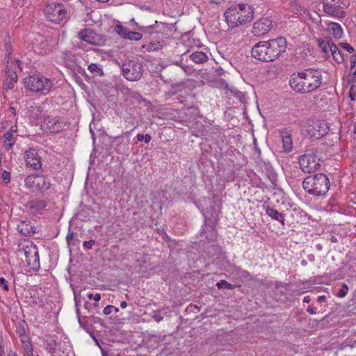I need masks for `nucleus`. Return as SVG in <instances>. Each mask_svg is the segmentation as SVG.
Listing matches in <instances>:
<instances>
[{
	"mask_svg": "<svg viewBox=\"0 0 356 356\" xmlns=\"http://www.w3.org/2000/svg\"><path fill=\"white\" fill-rule=\"evenodd\" d=\"M20 337H21V341H22V343H23L24 345H25V343H26V341H29V340H28V336L24 333V334H22L20 335Z\"/></svg>",
	"mask_w": 356,
	"mask_h": 356,
	"instance_id": "603ef678",
	"label": "nucleus"
},
{
	"mask_svg": "<svg viewBox=\"0 0 356 356\" xmlns=\"http://www.w3.org/2000/svg\"><path fill=\"white\" fill-rule=\"evenodd\" d=\"M35 40L38 42V44H34L33 48L35 51L40 54H47L51 51V40H48L41 35H38Z\"/></svg>",
	"mask_w": 356,
	"mask_h": 356,
	"instance_id": "2eb2a0df",
	"label": "nucleus"
},
{
	"mask_svg": "<svg viewBox=\"0 0 356 356\" xmlns=\"http://www.w3.org/2000/svg\"><path fill=\"white\" fill-rule=\"evenodd\" d=\"M24 349L26 356H32L33 355V348L29 341H26L25 345H24Z\"/></svg>",
	"mask_w": 356,
	"mask_h": 356,
	"instance_id": "ea45409f",
	"label": "nucleus"
},
{
	"mask_svg": "<svg viewBox=\"0 0 356 356\" xmlns=\"http://www.w3.org/2000/svg\"><path fill=\"white\" fill-rule=\"evenodd\" d=\"M25 257V261L31 270L37 272L40 268L39 252L37 246L32 242L22 244L18 250Z\"/></svg>",
	"mask_w": 356,
	"mask_h": 356,
	"instance_id": "0eeeda50",
	"label": "nucleus"
},
{
	"mask_svg": "<svg viewBox=\"0 0 356 356\" xmlns=\"http://www.w3.org/2000/svg\"><path fill=\"white\" fill-rule=\"evenodd\" d=\"M113 310H114L115 313L118 312V311H119L118 308L115 307Z\"/></svg>",
	"mask_w": 356,
	"mask_h": 356,
	"instance_id": "e2e57ef3",
	"label": "nucleus"
},
{
	"mask_svg": "<svg viewBox=\"0 0 356 356\" xmlns=\"http://www.w3.org/2000/svg\"><path fill=\"white\" fill-rule=\"evenodd\" d=\"M94 307H98V302H96V303L94 304Z\"/></svg>",
	"mask_w": 356,
	"mask_h": 356,
	"instance_id": "0e129e2a",
	"label": "nucleus"
},
{
	"mask_svg": "<svg viewBox=\"0 0 356 356\" xmlns=\"http://www.w3.org/2000/svg\"><path fill=\"white\" fill-rule=\"evenodd\" d=\"M339 45L343 49L346 50L349 53H352L354 51V48L350 46L348 43L345 42H339Z\"/></svg>",
	"mask_w": 356,
	"mask_h": 356,
	"instance_id": "a19ab883",
	"label": "nucleus"
},
{
	"mask_svg": "<svg viewBox=\"0 0 356 356\" xmlns=\"http://www.w3.org/2000/svg\"><path fill=\"white\" fill-rule=\"evenodd\" d=\"M0 287H1L4 291L7 292L9 291L8 281L3 277H0Z\"/></svg>",
	"mask_w": 356,
	"mask_h": 356,
	"instance_id": "79ce46f5",
	"label": "nucleus"
},
{
	"mask_svg": "<svg viewBox=\"0 0 356 356\" xmlns=\"http://www.w3.org/2000/svg\"><path fill=\"white\" fill-rule=\"evenodd\" d=\"M329 127L324 120L313 121L307 126V131L311 138L318 139L327 134Z\"/></svg>",
	"mask_w": 356,
	"mask_h": 356,
	"instance_id": "9b49d317",
	"label": "nucleus"
},
{
	"mask_svg": "<svg viewBox=\"0 0 356 356\" xmlns=\"http://www.w3.org/2000/svg\"><path fill=\"white\" fill-rule=\"evenodd\" d=\"M191 59L197 64H203L208 60V56L206 53L200 51L193 52L190 55Z\"/></svg>",
	"mask_w": 356,
	"mask_h": 356,
	"instance_id": "393cba45",
	"label": "nucleus"
},
{
	"mask_svg": "<svg viewBox=\"0 0 356 356\" xmlns=\"http://www.w3.org/2000/svg\"><path fill=\"white\" fill-rule=\"evenodd\" d=\"M76 314H77L78 315L79 314V309H77Z\"/></svg>",
	"mask_w": 356,
	"mask_h": 356,
	"instance_id": "69168bd1",
	"label": "nucleus"
},
{
	"mask_svg": "<svg viewBox=\"0 0 356 356\" xmlns=\"http://www.w3.org/2000/svg\"><path fill=\"white\" fill-rule=\"evenodd\" d=\"M348 97L352 102L356 100V88L353 86L349 90Z\"/></svg>",
	"mask_w": 356,
	"mask_h": 356,
	"instance_id": "37998d69",
	"label": "nucleus"
},
{
	"mask_svg": "<svg viewBox=\"0 0 356 356\" xmlns=\"http://www.w3.org/2000/svg\"><path fill=\"white\" fill-rule=\"evenodd\" d=\"M79 38L89 44H95L97 43V35L96 33L91 29H85L78 33Z\"/></svg>",
	"mask_w": 356,
	"mask_h": 356,
	"instance_id": "6ab92c4d",
	"label": "nucleus"
},
{
	"mask_svg": "<svg viewBox=\"0 0 356 356\" xmlns=\"http://www.w3.org/2000/svg\"><path fill=\"white\" fill-rule=\"evenodd\" d=\"M113 308H114V306H113V305H107L103 309L104 314L106 316L111 314L113 312Z\"/></svg>",
	"mask_w": 356,
	"mask_h": 356,
	"instance_id": "49530a36",
	"label": "nucleus"
},
{
	"mask_svg": "<svg viewBox=\"0 0 356 356\" xmlns=\"http://www.w3.org/2000/svg\"><path fill=\"white\" fill-rule=\"evenodd\" d=\"M299 163L302 170L307 173L315 172L321 165L320 159L313 150H307L299 158Z\"/></svg>",
	"mask_w": 356,
	"mask_h": 356,
	"instance_id": "6e6552de",
	"label": "nucleus"
},
{
	"mask_svg": "<svg viewBox=\"0 0 356 356\" xmlns=\"http://www.w3.org/2000/svg\"><path fill=\"white\" fill-rule=\"evenodd\" d=\"M330 241L332 243H336L337 241V237L334 236H332L331 238H330Z\"/></svg>",
	"mask_w": 356,
	"mask_h": 356,
	"instance_id": "4d7b16f0",
	"label": "nucleus"
},
{
	"mask_svg": "<svg viewBox=\"0 0 356 356\" xmlns=\"http://www.w3.org/2000/svg\"><path fill=\"white\" fill-rule=\"evenodd\" d=\"M266 214L270 217L273 220L280 222L283 226L284 223V214L279 212L274 208L267 206L265 209Z\"/></svg>",
	"mask_w": 356,
	"mask_h": 356,
	"instance_id": "4be33fe9",
	"label": "nucleus"
},
{
	"mask_svg": "<svg viewBox=\"0 0 356 356\" xmlns=\"http://www.w3.org/2000/svg\"><path fill=\"white\" fill-rule=\"evenodd\" d=\"M88 69L94 76H102L104 74L103 70L101 66L96 63H91L88 65Z\"/></svg>",
	"mask_w": 356,
	"mask_h": 356,
	"instance_id": "c85d7f7f",
	"label": "nucleus"
},
{
	"mask_svg": "<svg viewBox=\"0 0 356 356\" xmlns=\"http://www.w3.org/2000/svg\"><path fill=\"white\" fill-rule=\"evenodd\" d=\"M302 188L309 195L315 197L322 196L329 190L330 180L323 173L308 176L302 181Z\"/></svg>",
	"mask_w": 356,
	"mask_h": 356,
	"instance_id": "20e7f679",
	"label": "nucleus"
},
{
	"mask_svg": "<svg viewBox=\"0 0 356 356\" xmlns=\"http://www.w3.org/2000/svg\"><path fill=\"white\" fill-rule=\"evenodd\" d=\"M127 35V38L130 40H135L138 41L140 40L143 37V35L139 32H135V31H129V33Z\"/></svg>",
	"mask_w": 356,
	"mask_h": 356,
	"instance_id": "f704fd0d",
	"label": "nucleus"
},
{
	"mask_svg": "<svg viewBox=\"0 0 356 356\" xmlns=\"http://www.w3.org/2000/svg\"><path fill=\"white\" fill-rule=\"evenodd\" d=\"M310 300H311V298H310V297H309V296H305V297H304V298H303V302H307V303H308V302H310Z\"/></svg>",
	"mask_w": 356,
	"mask_h": 356,
	"instance_id": "5fc2aeb1",
	"label": "nucleus"
},
{
	"mask_svg": "<svg viewBox=\"0 0 356 356\" xmlns=\"http://www.w3.org/2000/svg\"><path fill=\"white\" fill-rule=\"evenodd\" d=\"M136 138L138 141H144L145 143H149L152 139V137L149 134H138L136 136Z\"/></svg>",
	"mask_w": 356,
	"mask_h": 356,
	"instance_id": "4c0bfd02",
	"label": "nucleus"
},
{
	"mask_svg": "<svg viewBox=\"0 0 356 356\" xmlns=\"http://www.w3.org/2000/svg\"><path fill=\"white\" fill-rule=\"evenodd\" d=\"M115 32L123 38H127V35L129 31L122 25H117L115 27Z\"/></svg>",
	"mask_w": 356,
	"mask_h": 356,
	"instance_id": "72a5a7b5",
	"label": "nucleus"
},
{
	"mask_svg": "<svg viewBox=\"0 0 356 356\" xmlns=\"http://www.w3.org/2000/svg\"><path fill=\"white\" fill-rule=\"evenodd\" d=\"M90 304L88 302H85V308L88 309V310H90Z\"/></svg>",
	"mask_w": 356,
	"mask_h": 356,
	"instance_id": "bf43d9fd",
	"label": "nucleus"
},
{
	"mask_svg": "<svg viewBox=\"0 0 356 356\" xmlns=\"http://www.w3.org/2000/svg\"><path fill=\"white\" fill-rule=\"evenodd\" d=\"M8 133H10L17 137V126L14 125L12 126L9 130L7 131Z\"/></svg>",
	"mask_w": 356,
	"mask_h": 356,
	"instance_id": "8fccbe9b",
	"label": "nucleus"
},
{
	"mask_svg": "<svg viewBox=\"0 0 356 356\" xmlns=\"http://www.w3.org/2000/svg\"><path fill=\"white\" fill-rule=\"evenodd\" d=\"M9 356H17V355L16 353H11L10 354H9Z\"/></svg>",
	"mask_w": 356,
	"mask_h": 356,
	"instance_id": "680f3d73",
	"label": "nucleus"
},
{
	"mask_svg": "<svg viewBox=\"0 0 356 356\" xmlns=\"http://www.w3.org/2000/svg\"><path fill=\"white\" fill-rule=\"evenodd\" d=\"M41 126L44 131L57 133L64 129L65 123L60 118L47 115L44 117Z\"/></svg>",
	"mask_w": 356,
	"mask_h": 356,
	"instance_id": "f8f14e48",
	"label": "nucleus"
},
{
	"mask_svg": "<svg viewBox=\"0 0 356 356\" xmlns=\"http://www.w3.org/2000/svg\"><path fill=\"white\" fill-rule=\"evenodd\" d=\"M115 142L116 143L115 149L118 153L124 154L129 151L130 138L128 132L117 136Z\"/></svg>",
	"mask_w": 356,
	"mask_h": 356,
	"instance_id": "f3484780",
	"label": "nucleus"
},
{
	"mask_svg": "<svg viewBox=\"0 0 356 356\" xmlns=\"http://www.w3.org/2000/svg\"><path fill=\"white\" fill-rule=\"evenodd\" d=\"M286 40L283 37L268 41H261L252 48L253 58L264 62H271L277 59L286 49Z\"/></svg>",
	"mask_w": 356,
	"mask_h": 356,
	"instance_id": "f03ea898",
	"label": "nucleus"
},
{
	"mask_svg": "<svg viewBox=\"0 0 356 356\" xmlns=\"http://www.w3.org/2000/svg\"><path fill=\"white\" fill-rule=\"evenodd\" d=\"M355 154H356V150H355Z\"/></svg>",
	"mask_w": 356,
	"mask_h": 356,
	"instance_id": "774afa93",
	"label": "nucleus"
},
{
	"mask_svg": "<svg viewBox=\"0 0 356 356\" xmlns=\"http://www.w3.org/2000/svg\"><path fill=\"white\" fill-rule=\"evenodd\" d=\"M283 149L285 152H289L293 149V142L291 136L286 131L280 134Z\"/></svg>",
	"mask_w": 356,
	"mask_h": 356,
	"instance_id": "b1692460",
	"label": "nucleus"
},
{
	"mask_svg": "<svg viewBox=\"0 0 356 356\" xmlns=\"http://www.w3.org/2000/svg\"><path fill=\"white\" fill-rule=\"evenodd\" d=\"M74 236V232L72 231H69V232L67 233V234L66 236V241L68 244L70 243V242L73 239Z\"/></svg>",
	"mask_w": 356,
	"mask_h": 356,
	"instance_id": "09e8293b",
	"label": "nucleus"
},
{
	"mask_svg": "<svg viewBox=\"0 0 356 356\" xmlns=\"http://www.w3.org/2000/svg\"><path fill=\"white\" fill-rule=\"evenodd\" d=\"M143 48H145L147 51H154L161 49L162 44L161 42H150L147 45H143Z\"/></svg>",
	"mask_w": 356,
	"mask_h": 356,
	"instance_id": "7c9ffc66",
	"label": "nucleus"
},
{
	"mask_svg": "<svg viewBox=\"0 0 356 356\" xmlns=\"http://www.w3.org/2000/svg\"><path fill=\"white\" fill-rule=\"evenodd\" d=\"M229 28L238 27L250 22L254 16V10L249 4H237L228 8L224 14Z\"/></svg>",
	"mask_w": 356,
	"mask_h": 356,
	"instance_id": "7ed1b4c3",
	"label": "nucleus"
},
{
	"mask_svg": "<svg viewBox=\"0 0 356 356\" xmlns=\"http://www.w3.org/2000/svg\"><path fill=\"white\" fill-rule=\"evenodd\" d=\"M47 18L51 22L58 24L67 17V11L62 3L49 4L45 8Z\"/></svg>",
	"mask_w": 356,
	"mask_h": 356,
	"instance_id": "1a4fd4ad",
	"label": "nucleus"
},
{
	"mask_svg": "<svg viewBox=\"0 0 356 356\" xmlns=\"http://www.w3.org/2000/svg\"><path fill=\"white\" fill-rule=\"evenodd\" d=\"M332 46H335V44H334L332 40L328 38H327L325 40L319 42V47L325 54V56L327 55L329 52L331 53L332 51Z\"/></svg>",
	"mask_w": 356,
	"mask_h": 356,
	"instance_id": "a878e982",
	"label": "nucleus"
},
{
	"mask_svg": "<svg viewBox=\"0 0 356 356\" xmlns=\"http://www.w3.org/2000/svg\"><path fill=\"white\" fill-rule=\"evenodd\" d=\"M121 92L124 95L127 101L129 100L132 102V103H134V101L138 102H145V99L140 95L139 92L127 87H122Z\"/></svg>",
	"mask_w": 356,
	"mask_h": 356,
	"instance_id": "aec40b11",
	"label": "nucleus"
},
{
	"mask_svg": "<svg viewBox=\"0 0 356 356\" xmlns=\"http://www.w3.org/2000/svg\"><path fill=\"white\" fill-rule=\"evenodd\" d=\"M350 73L353 76V79L356 81V54H353L350 57Z\"/></svg>",
	"mask_w": 356,
	"mask_h": 356,
	"instance_id": "2f4dec72",
	"label": "nucleus"
},
{
	"mask_svg": "<svg viewBox=\"0 0 356 356\" xmlns=\"http://www.w3.org/2000/svg\"><path fill=\"white\" fill-rule=\"evenodd\" d=\"M127 306V303L125 301H122L120 302V307L123 309L126 308Z\"/></svg>",
	"mask_w": 356,
	"mask_h": 356,
	"instance_id": "6e6d98bb",
	"label": "nucleus"
},
{
	"mask_svg": "<svg viewBox=\"0 0 356 356\" xmlns=\"http://www.w3.org/2000/svg\"><path fill=\"white\" fill-rule=\"evenodd\" d=\"M0 356H5L3 349L0 346Z\"/></svg>",
	"mask_w": 356,
	"mask_h": 356,
	"instance_id": "13d9d810",
	"label": "nucleus"
},
{
	"mask_svg": "<svg viewBox=\"0 0 356 356\" xmlns=\"http://www.w3.org/2000/svg\"><path fill=\"white\" fill-rule=\"evenodd\" d=\"M325 300H326V297H325V296H318V298H317V301H318V302H319V303H322V302H325Z\"/></svg>",
	"mask_w": 356,
	"mask_h": 356,
	"instance_id": "864d4df0",
	"label": "nucleus"
},
{
	"mask_svg": "<svg viewBox=\"0 0 356 356\" xmlns=\"http://www.w3.org/2000/svg\"><path fill=\"white\" fill-rule=\"evenodd\" d=\"M307 312L310 314H316V308L312 306H309L307 309Z\"/></svg>",
	"mask_w": 356,
	"mask_h": 356,
	"instance_id": "3c124183",
	"label": "nucleus"
},
{
	"mask_svg": "<svg viewBox=\"0 0 356 356\" xmlns=\"http://www.w3.org/2000/svg\"><path fill=\"white\" fill-rule=\"evenodd\" d=\"M79 323H81V320H80L79 317Z\"/></svg>",
	"mask_w": 356,
	"mask_h": 356,
	"instance_id": "338daca9",
	"label": "nucleus"
},
{
	"mask_svg": "<svg viewBox=\"0 0 356 356\" xmlns=\"http://www.w3.org/2000/svg\"><path fill=\"white\" fill-rule=\"evenodd\" d=\"M1 178L5 184H9L10 182V172L3 170L1 175Z\"/></svg>",
	"mask_w": 356,
	"mask_h": 356,
	"instance_id": "58836bf2",
	"label": "nucleus"
},
{
	"mask_svg": "<svg viewBox=\"0 0 356 356\" xmlns=\"http://www.w3.org/2000/svg\"><path fill=\"white\" fill-rule=\"evenodd\" d=\"M47 202L44 200H33L27 203V207L33 214H42Z\"/></svg>",
	"mask_w": 356,
	"mask_h": 356,
	"instance_id": "a211bd4d",
	"label": "nucleus"
},
{
	"mask_svg": "<svg viewBox=\"0 0 356 356\" xmlns=\"http://www.w3.org/2000/svg\"><path fill=\"white\" fill-rule=\"evenodd\" d=\"M5 79H9L11 81H17V75L15 70H12L8 65L5 69Z\"/></svg>",
	"mask_w": 356,
	"mask_h": 356,
	"instance_id": "c756f323",
	"label": "nucleus"
},
{
	"mask_svg": "<svg viewBox=\"0 0 356 356\" xmlns=\"http://www.w3.org/2000/svg\"><path fill=\"white\" fill-rule=\"evenodd\" d=\"M24 186L33 192L44 194L52 187L49 179L41 174H32L24 178Z\"/></svg>",
	"mask_w": 356,
	"mask_h": 356,
	"instance_id": "423d86ee",
	"label": "nucleus"
},
{
	"mask_svg": "<svg viewBox=\"0 0 356 356\" xmlns=\"http://www.w3.org/2000/svg\"><path fill=\"white\" fill-rule=\"evenodd\" d=\"M17 81H11L9 79H5L3 82V88L6 90H9L13 88L15 83Z\"/></svg>",
	"mask_w": 356,
	"mask_h": 356,
	"instance_id": "e433bc0d",
	"label": "nucleus"
},
{
	"mask_svg": "<svg viewBox=\"0 0 356 356\" xmlns=\"http://www.w3.org/2000/svg\"><path fill=\"white\" fill-rule=\"evenodd\" d=\"M25 88L33 92L42 95L49 94L53 87V81L42 75H33L24 78Z\"/></svg>",
	"mask_w": 356,
	"mask_h": 356,
	"instance_id": "39448f33",
	"label": "nucleus"
},
{
	"mask_svg": "<svg viewBox=\"0 0 356 356\" xmlns=\"http://www.w3.org/2000/svg\"><path fill=\"white\" fill-rule=\"evenodd\" d=\"M16 138L17 137L15 136L10 134V133L6 132L4 134L3 143H4L5 147L7 150H10L12 149L14 144L15 143Z\"/></svg>",
	"mask_w": 356,
	"mask_h": 356,
	"instance_id": "bb28decb",
	"label": "nucleus"
},
{
	"mask_svg": "<svg viewBox=\"0 0 356 356\" xmlns=\"http://www.w3.org/2000/svg\"><path fill=\"white\" fill-rule=\"evenodd\" d=\"M349 288L347 284H343L340 289L337 291V296L340 298H344L348 292Z\"/></svg>",
	"mask_w": 356,
	"mask_h": 356,
	"instance_id": "c9c22d12",
	"label": "nucleus"
},
{
	"mask_svg": "<svg viewBox=\"0 0 356 356\" xmlns=\"http://www.w3.org/2000/svg\"><path fill=\"white\" fill-rule=\"evenodd\" d=\"M152 318L159 323L163 319V316L159 313V312L155 311L152 315Z\"/></svg>",
	"mask_w": 356,
	"mask_h": 356,
	"instance_id": "a18cd8bd",
	"label": "nucleus"
},
{
	"mask_svg": "<svg viewBox=\"0 0 356 356\" xmlns=\"http://www.w3.org/2000/svg\"><path fill=\"white\" fill-rule=\"evenodd\" d=\"M272 21L268 17H262L256 21L252 29V33L257 37H262L272 29Z\"/></svg>",
	"mask_w": 356,
	"mask_h": 356,
	"instance_id": "4468645a",
	"label": "nucleus"
},
{
	"mask_svg": "<svg viewBox=\"0 0 356 356\" xmlns=\"http://www.w3.org/2000/svg\"><path fill=\"white\" fill-rule=\"evenodd\" d=\"M95 241L94 240H90L88 241H84L83 247L86 249H91L92 246L95 245Z\"/></svg>",
	"mask_w": 356,
	"mask_h": 356,
	"instance_id": "de8ad7c7",
	"label": "nucleus"
},
{
	"mask_svg": "<svg viewBox=\"0 0 356 356\" xmlns=\"http://www.w3.org/2000/svg\"><path fill=\"white\" fill-rule=\"evenodd\" d=\"M124 77L131 81L139 80L143 75V66L134 60L124 63L122 67Z\"/></svg>",
	"mask_w": 356,
	"mask_h": 356,
	"instance_id": "9d476101",
	"label": "nucleus"
},
{
	"mask_svg": "<svg viewBox=\"0 0 356 356\" xmlns=\"http://www.w3.org/2000/svg\"><path fill=\"white\" fill-rule=\"evenodd\" d=\"M353 132H354V134L356 135V122H355V124H354Z\"/></svg>",
	"mask_w": 356,
	"mask_h": 356,
	"instance_id": "052dcab7",
	"label": "nucleus"
},
{
	"mask_svg": "<svg viewBox=\"0 0 356 356\" xmlns=\"http://www.w3.org/2000/svg\"><path fill=\"white\" fill-rule=\"evenodd\" d=\"M87 297L89 300H94L97 302H98L101 299V295L99 293L93 294L92 293H88Z\"/></svg>",
	"mask_w": 356,
	"mask_h": 356,
	"instance_id": "c03bdc74",
	"label": "nucleus"
},
{
	"mask_svg": "<svg viewBox=\"0 0 356 356\" xmlns=\"http://www.w3.org/2000/svg\"><path fill=\"white\" fill-rule=\"evenodd\" d=\"M331 54L333 56V58L337 63H342L345 60L344 55L338 48V47L335 44V46H332V51Z\"/></svg>",
	"mask_w": 356,
	"mask_h": 356,
	"instance_id": "cd10ccee",
	"label": "nucleus"
},
{
	"mask_svg": "<svg viewBox=\"0 0 356 356\" xmlns=\"http://www.w3.org/2000/svg\"><path fill=\"white\" fill-rule=\"evenodd\" d=\"M24 161L26 167L38 170L42 167L41 157L35 148L31 147L24 152Z\"/></svg>",
	"mask_w": 356,
	"mask_h": 356,
	"instance_id": "ddd939ff",
	"label": "nucleus"
},
{
	"mask_svg": "<svg viewBox=\"0 0 356 356\" xmlns=\"http://www.w3.org/2000/svg\"><path fill=\"white\" fill-rule=\"evenodd\" d=\"M170 29H172V24L155 21L154 24L148 26L140 27V30L152 34L153 33H166V32Z\"/></svg>",
	"mask_w": 356,
	"mask_h": 356,
	"instance_id": "dca6fc26",
	"label": "nucleus"
},
{
	"mask_svg": "<svg viewBox=\"0 0 356 356\" xmlns=\"http://www.w3.org/2000/svg\"><path fill=\"white\" fill-rule=\"evenodd\" d=\"M17 230L24 236H31L36 232V227L29 221H22L17 226Z\"/></svg>",
	"mask_w": 356,
	"mask_h": 356,
	"instance_id": "412c9836",
	"label": "nucleus"
},
{
	"mask_svg": "<svg viewBox=\"0 0 356 356\" xmlns=\"http://www.w3.org/2000/svg\"><path fill=\"white\" fill-rule=\"evenodd\" d=\"M216 286L218 289H234L235 286L227 282L226 280H222L217 282Z\"/></svg>",
	"mask_w": 356,
	"mask_h": 356,
	"instance_id": "473e14b6",
	"label": "nucleus"
},
{
	"mask_svg": "<svg viewBox=\"0 0 356 356\" xmlns=\"http://www.w3.org/2000/svg\"><path fill=\"white\" fill-rule=\"evenodd\" d=\"M322 81L321 71L311 68L293 73L290 77L289 85L295 92L306 94L318 89Z\"/></svg>",
	"mask_w": 356,
	"mask_h": 356,
	"instance_id": "f257e3e1",
	"label": "nucleus"
},
{
	"mask_svg": "<svg viewBox=\"0 0 356 356\" xmlns=\"http://www.w3.org/2000/svg\"><path fill=\"white\" fill-rule=\"evenodd\" d=\"M327 31L336 39H340L343 35L342 27L340 24L334 22L328 24Z\"/></svg>",
	"mask_w": 356,
	"mask_h": 356,
	"instance_id": "5701e85b",
	"label": "nucleus"
}]
</instances>
